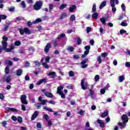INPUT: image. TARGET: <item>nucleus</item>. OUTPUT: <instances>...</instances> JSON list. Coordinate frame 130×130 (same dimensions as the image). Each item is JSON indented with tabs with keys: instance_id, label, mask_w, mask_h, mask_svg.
<instances>
[{
	"instance_id": "obj_1",
	"label": "nucleus",
	"mask_w": 130,
	"mask_h": 130,
	"mask_svg": "<svg viewBox=\"0 0 130 130\" xmlns=\"http://www.w3.org/2000/svg\"><path fill=\"white\" fill-rule=\"evenodd\" d=\"M121 120L123 122H120L118 123V126H121L122 127H125L126 126V123L128 122V117H127V115L123 114L121 117Z\"/></svg>"
},
{
	"instance_id": "obj_2",
	"label": "nucleus",
	"mask_w": 130,
	"mask_h": 130,
	"mask_svg": "<svg viewBox=\"0 0 130 130\" xmlns=\"http://www.w3.org/2000/svg\"><path fill=\"white\" fill-rule=\"evenodd\" d=\"M42 6H43V2L42 1H37L34 5L33 9L35 11H39L42 8Z\"/></svg>"
},
{
	"instance_id": "obj_3",
	"label": "nucleus",
	"mask_w": 130,
	"mask_h": 130,
	"mask_svg": "<svg viewBox=\"0 0 130 130\" xmlns=\"http://www.w3.org/2000/svg\"><path fill=\"white\" fill-rule=\"evenodd\" d=\"M20 35H24L25 33L27 35H30L31 34V31L28 28V27H24V29L18 28Z\"/></svg>"
},
{
	"instance_id": "obj_4",
	"label": "nucleus",
	"mask_w": 130,
	"mask_h": 130,
	"mask_svg": "<svg viewBox=\"0 0 130 130\" xmlns=\"http://www.w3.org/2000/svg\"><path fill=\"white\" fill-rule=\"evenodd\" d=\"M108 55V53L107 52H104L101 54V56H99L97 57L96 60L98 61L99 63L101 64L102 63V61H104L103 60H102V57H103L104 58H105L106 56Z\"/></svg>"
},
{
	"instance_id": "obj_5",
	"label": "nucleus",
	"mask_w": 130,
	"mask_h": 130,
	"mask_svg": "<svg viewBox=\"0 0 130 130\" xmlns=\"http://www.w3.org/2000/svg\"><path fill=\"white\" fill-rule=\"evenodd\" d=\"M88 60H89L88 59V58H85L81 62L80 64L81 68H82V69H86V68L88 67V64L86 63H87V61Z\"/></svg>"
},
{
	"instance_id": "obj_6",
	"label": "nucleus",
	"mask_w": 130,
	"mask_h": 130,
	"mask_svg": "<svg viewBox=\"0 0 130 130\" xmlns=\"http://www.w3.org/2000/svg\"><path fill=\"white\" fill-rule=\"evenodd\" d=\"M81 86L82 90H86L87 87H88V83H87V82L85 81V79L84 78L81 80Z\"/></svg>"
},
{
	"instance_id": "obj_7",
	"label": "nucleus",
	"mask_w": 130,
	"mask_h": 130,
	"mask_svg": "<svg viewBox=\"0 0 130 130\" xmlns=\"http://www.w3.org/2000/svg\"><path fill=\"white\" fill-rule=\"evenodd\" d=\"M27 96L25 94H23L20 97V101L22 104H25L27 105L28 104V102H27Z\"/></svg>"
},
{
	"instance_id": "obj_8",
	"label": "nucleus",
	"mask_w": 130,
	"mask_h": 130,
	"mask_svg": "<svg viewBox=\"0 0 130 130\" xmlns=\"http://www.w3.org/2000/svg\"><path fill=\"white\" fill-rule=\"evenodd\" d=\"M7 47H8V44L4 45L3 47L6 52H11V51L15 48L13 46H12L10 48H7Z\"/></svg>"
},
{
	"instance_id": "obj_9",
	"label": "nucleus",
	"mask_w": 130,
	"mask_h": 130,
	"mask_svg": "<svg viewBox=\"0 0 130 130\" xmlns=\"http://www.w3.org/2000/svg\"><path fill=\"white\" fill-rule=\"evenodd\" d=\"M51 48V44L50 43H49L46 44L44 50L45 52V53H48V52H49V49Z\"/></svg>"
},
{
	"instance_id": "obj_10",
	"label": "nucleus",
	"mask_w": 130,
	"mask_h": 130,
	"mask_svg": "<svg viewBox=\"0 0 130 130\" xmlns=\"http://www.w3.org/2000/svg\"><path fill=\"white\" fill-rule=\"evenodd\" d=\"M3 41H2V45H8V43L7 42V41H8V40H9V38L6 36H4L2 38Z\"/></svg>"
},
{
	"instance_id": "obj_11",
	"label": "nucleus",
	"mask_w": 130,
	"mask_h": 130,
	"mask_svg": "<svg viewBox=\"0 0 130 130\" xmlns=\"http://www.w3.org/2000/svg\"><path fill=\"white\" fill-rule=\"evenodd\" d=\"M47 79L46 78H44L39 80L37 82V85H41L42 83H44V84H47Z\"/></svg>"
},
{
	"instance_id": "obj_12",
	"label": "nucleus",
	"mask_w": 130,
	"mask_h": 130,
	"mask_svg": "<svg viewBox=\"0 0 130 130\" xmlns=\"http://www.w3.org/2000/svg\"><path fill=\"white\" fill-rule=\"evenodd\" d=\"M84 49L85 51H84V54H89V52H90V49H91V46L90 45H87L84 47Z\"/></svg>"
},
{
	"instance_id": "obj_13",
	"label": "nucleus",
	"mask_w": 130,
	"mask_h": 130,
	"mask_svg": "<svg viewBox=\"0 0 130 130\" xmlns=\"http://www.w3.org/2000/svg\"><path fill=\"white\" fill-rule=\"evenodd\" d=\"M48 77H51V79L55 78L56 77V73L55 72H51L48 74Z\"/></svg>"
},
{
	"instance_id": "obj_14",
	"label": "nucleus",
	"mask_w": 130,
	"mask_h": 130,
	"mask_svg": "<svg viewBox=\"0 0 130 130\" xmlns=\"http://www.w3.org/2000/svg\"><path fill=\"white\" fill-rule=\"evenodd\" d=\"M38 111H35L34 114L32 115L31 118V120L33 121L35 120L36 118H37V116H38Z\"/></svg>"
},
{
	"instance_id": "obj_15",
	"label": "nucleus",
	"mask_w": 130,
	"mask_h": 130,
	"mask_svg": "<svg viewBox=\"0 0 130 130\" xmlns=\"http://www.w3.org/2000/svg\"><path fill=\"white\" fill-rule=\"evenodd\" d=\"M62 90H63V86H62V85H60L57 88V94H60V93H62V92H63Z\"/></svg>"
},
{
	"instance_id": "obj_16",
	"label": "nucleus",
	"mask_w": 130,
	"mask_h": 130,
	"mask_svg": "<svg viewBox=\"0 0 130 130\" xmlns=\"http://www.w3.org/2000/svg\"><path fill=\"white\" fill-rule=\"evenodd\" d=\"M97 122L100 124V126L101 127H104V126L105 125V123L102 121L101 119H98Z\"/></svg>"
},
{
	"instance_id": "obj_17",
	"label": "nucleus",
	"mask_w": 130,
	"mask_h": 130,
	"mask_svg": "<svg viewBox=\"0 0 130 130\" xmlns=\"http://www.w3.org/2000/svg\"><path fill=\"white\" fill-rule=\"evenodd\" d=\"M68 16L69 15H68V14H67V13L63 12L62 13L61 16L60 17V20H63V19H65V18H67Z\"/></svg>"
},
{
	"instance_id": "obj_18",
	"label": "nucleus",
	"mask_w": 130,
	"mask_h": 130,
	"mask_svg": "<svg viewBox=\"0 0 130 130\" xmlns=\"http://www.w3.org/2000/svg\"><path fill=\"white\" fill-rule=\"evenodd\" d=\"M106 20H108V18H101L100 21L105 26V25H106Z\"/></svg>"
},
{
	"instance_id": "obj_19",
	"label": "nucleus",
	"mask_w": 130,
	"mask_h": 130,
	"mask_svg": "<svg viewBox=\"0 0 130 130\" xmlns=\"http://www.w3.org/2000/svg\"><path fill=\"white\" fill-rule=\"evenodd\" d=\"M45 95L46 97H48V98H52V97H53V94H52V93L51 92H47V91H46L45 93Z\"/></svg>"
},
{
	"instance_id": "obj_20",
	"label": "nucleus",
	"mask_w": 130,
	"mask_h": 130,
	"mask_svg": "<svg viewBox=\"0 0 130 130\" xmlns=\"http://www.w3.org/2000/svg\"><path fill=\"white\" fill-rule=\"evenodd\" d=\"M7 110L8 111H12V112H18V110L14 108L7 107Z\"/></svg>"
},
{
	"instance_id": "obj_21",
	"label": "nucleus",
	"mask_w": 130,
	"mask_h": 130,
	"mask_svg": "<svg viewBox=\"0 0 130 130\" xmlns=\"http://www.w3.org/2000/svg\"><path fill=\"white\" fill-rule=\"evenodd\" d=\"M106 1H103L101 5L100 6V10H102V9H103V8H104V7H106Z\"/></svg>"
},
{
	"instance_id": "obj_22",
	"label": "nucleus",
	"mask_w": 130,
	"mask_h": 130,
	"mask_svg": "<svg viewBox=\"0 0 130 130\" xmlns=\"http://www.w3.org/2000/svg\"><path fill=\"white\" fill-rule=\"evenodd\" d=\"M76 8H77L76 5H72V7H70L69 11L70 13H74V10H76Z\"/></svg>"
},
{
	"instance_id": "obj_23",
	"label": "nucleus",
	"mask_w": 130,
	"mask_h": 130,
	"mask_svg": "<svg viewBox=\"0 0 130 130\" xmlns=\"http://www.w3.org/2000/svg\"><path fill=\"white\" fill-rule=\"evenodd\" d=\"M23 74V70L22 69H18L16 71V75L18 76V77H20Z\"/></svg>"
},
{
	"instance_id": "obj_24",
	"label": "nucleus",
	"mask_w": 130,
	"mask_h": 130,
	"mask_svg": "<svg viewBox=\"0 0 130 130\" xmlns=\"http://www.w3.org/2000/svg\"><path fill=\"white\" fill-rule=\"evenodd\" d=\"M64 37H66L65 34H60L59 35L57 36V39H58V40H60L61 38H64Z\"/></svg>"
},
{
	"instance_id": "obj_25",
	"label": "nucleus",
	"mask_w": 130,
	"mask_h": 130,
	"mask_svg": "<svg viewBox=\"0 0 130 130\" xmlns=\"http://www.w3.org/2000/svg\"><path fill=\"white\" fill-rule=\"evenodd\" d=\"M5 63L10 67H12L13 64V61H11L10 60H6L5 61Z\"/></svg>"
},
{
	"instance_id": "obj_26",
	"label": "nucleus",
	"mask_w": 130,
	"mask_h": 130,
	"mask_svg": "<svg viewBox=\"0 0 130 130\" xmlns=\"http://www.w3.org/2000/svg\"><path fill=\"white\" fill-rule=\"evenodd\" d=\"M42 19L41 18H38L36 20L32 21V24H38V23H41Z\"/></svg>"
},
{
	"instance_id": "obj_27",
	"label": "nucleus",
	"mask_w": 130,
	"mask_h": 130,
	"mask_svg": "<svg viewBox=\"0 0 130 130\" xmlns=\"http://www.w3.org/2000/svg\"><path fill=\"white\" fill-rule=\"evenodd\" d=\"M5 73L7 75L10 73V66H7L5 69Z\"/></svg>"
},
{
	"instance_id": "obj_28",
	"label": "nucleus",
	"mask_w": 130,
	"mask_h": 130,
	"mask_svg": "<svg viewBox=\"0 0 130 130\" xmlns=\"http://www.w3.org/2000/svg\"><path fill=\"white\" fill-rule=\"evenodd\" d=\"M107 115H108V111H106L102 114L101 117H102V118H104V117H106Z\"/></svg>"
},
{
	"instance_id": "obj_29",
	"label": "nucleus",
	"mask_w": 130,
	"mask_h": 130,
	"mask_svg": "<svg viewBox=\"0 0 130 130\" xmlns=\"http://www.w3.org/2000/svg\"><path fill=\"white\" fill-rule=\"evenodd\" d=\"M115 0H110V4L111 5V8L115 7Z\"/></svg>"
},
{
	"instance_id": "obj_30",
	"label": "nucleus",
	"mask_w": 130,
	"mask_h": 130,
	"mask_svg": "<svg viewBox=\"0 0 130 130\" xmlns=\"http://www.w3.org/2000/svg\"><path fill=\"white\" fill-rule=\"evenodd\" d=\"M68 5L66 4H61V6L59 7V10H63V9H65V8H67V6Z\"/></svg>"
},
{
	"instance_id": "obj_31",
	"label": "nucleus",
	"mask_w": 130,
	"mask_h": 130,
	"mask_svg": "<svg viewBox=\"0 0 130 130\" xmlns=\"http://www.w3.org/2000/svg\"><path fill=\"white\" fill-rule=\"evenodd\" d=\"M42 65L45 68V69H47L48 70V69H49V66L48 65V64H47V63H46V62H43L42 63Z\"/></svg>"
},
{
	"instance_id": "obj_32",
	"label": "nucleus",
	"mask_w": 130,
	"mask_h": 130,
	"mask_svg": "<svg viewBox=\"0 0 130 130\" xmlns=\"http://www.w3.org/2000/svg\"><path fill=\"white\" fill-rule=\"evenodd\" d=\"M43 109H45V110H47V111H49V112H53V110H52V109L47 108V107H44L43 108Z\"/></svg>"
},
{
	"instance_id": "obj_33",
	"label": "nucleus",
	"mask_w": 130,
	"mask_h": 130,
	"mask_svg": "<svg viewBox=\"0 0 130 130\" xmlns=\"http://www.w3.org/2000/svg\"><path fill=\"white\" fill-rule=\"evenodd\" d=\"M124 81V77L123 76L121 75L119 77V82L121 83V82H123Z\"/></svg>"
},
{
	"instance_id": "obj_34",
	"label": "nucleus",
	"mask_w": 130,
	"mask_h": 130,
	"mask_svg": "<svg viewBox=\"0 0 130 130\" xmlns=\"http://www.w3.org/2000/svg\"><path fill=\"white\" fill-rule=\"evenodd\" d=\"M67 50H69V51H70L71 52H73V51L75 50V48L73 46H71L68 48Z\"/></svg>"
},
{
	"instance_id": "obj_35",
	"label": "nucleus",
	"mask_w": 130,
	"mask_h": 130,
	"mask_svg": "<svg viewBox=\"0 0 130 130\" xmlns=\"http://www.w3.org/2000/svg\"><path fill=\"white\" fill-rule=\"evenodd\" d=\"M14 45L15 46H20L21 45V42L20 41H16L14 42Z\"/></svg>"
},
{
	"instance_id": "obj_36",
	"label": "nucleus",
	"mask_w": 130,
	"mask_h": 130,
	"mask_svg": "<svg viewBox=\"0 0 130 130\" xmlns=\"http://www.w3.org/2000/svg\"><path fill=\"white\" fill-rule=\"evenodd\" d=\"M34 63H35L36 67H40L41 66V63L38 60L35 61Z\"/></svg>"
},
{
	"instance_id": "obj_37",
	"label": "nucleus",
	"mask_w": 130,
	"mask_h": 130,
	"mask_svg": "<svg viewBox=\"0 0 130 130\" xmlns=\"http://www.w3.org/2000/svg\"><path fill=\"white\" fill-rule=\"evenodd\" d=\"M70 20L72 22H74L76 20V16H75V15L73 14L70 17Z\"/></svg>"
},
{
	"instance_id": "obj_38",
	"label": "nucleus",
	"mask_w": 130,
	"mask_h": 130,
	"mask_svg": "<svg viewBox=\"0 0 130 130\" xmlns=\"http://www.w3.org/2000/svg\"><path fill=\"white\" fill-rule=\"evenodd\" d=\"M92 18L93 19H97L98 18V13H94L92 15Z\"/></svg>"
},
{
	"instance_id": "obj_39",
	"label": "nucleus",
	"mask_w": 130,
	"mask_h": 130,
	"mask_svg": "<svg viewBox=\"0 0 130 130\" xmlns=\"http://www.w3.org/2000/svg\"><path fill=\"white\" fill-rule=\"evenodd\" d=\"M7 18V16L5 15H0V18L1 20H6Z\"/></svg>"
},
{
	"instance_id": "obj_40",
	"label": "nucleus",
	"mask_w": 130,
	"mask_h": 130,
	"mask_svg": "<svg viewBox=\"0 0 130 130\" xmlns=\"http://www.w3.org/2000/svg\"><path fill=\"white\" fill-rule=\"evenodd\" d=\"M52 9H53V4H49V12H51V11H52Z\"/></svg>"
},
{
	"instance_id": "obj_41",
	"label": "nucleus",
	"mask_w": 130,
	"mask_h": 130,
	"mask_svg": "<svg viewBox=\"0 0 130 130\" xmlns=\"http://www.w3.org/2000/svg\"><path fill=\"white\" fill-rule=\"evenodd\" d=\"M17 121L19 123H22L23 122V119L21 116H19L17 118Z\"/></svg>"
},
{
	"instance_id": "obj_42",
	"label": "nucleus",
	"mask_w": 130,
	"mask_h": 130,
	"mask_svg": "<svg viewBox=\"0 0 130 130\" xmlns=\"http://www.w3.org/2000/svg\"><path fill=\"white\" fill-rule=\"evenodd\" d=\"M99 79H100V76L99 75H96L94 77V80L95 82H98L99 81Z\"/></svg>"
},
{
	"instance_id": "obj_43",
	"label": "nucleus",
	"mask_w": 130,
	"mask_h": 130,
	"mask_svg": "<svg viewBox=\"0 0 130 130\" xmlns=\"http://www.w3.org/2000/svg\"><path fill=\"white\" fill-rule=\"evenodd\" d=\"M59 95H61V98H62V99H65L66 94H64V93H63V92L59 93Z\"/></svg>"
},
{
	"instance_id": "obj_44",
	"label": "nucleus",
	"mask_w": 130,
	"mask_h": 130,
	"mask_svg": "<svg viewBox=\"0 0 130 130\" xmlns=\"http://www.w3.org/2000/svg\"><path fill=\"white\" fill-rule=\"evenodd\" d=\"M11 76H8L6 79V83H10L11 82Z\"/></svg>"
},
{
	"instance_id": "obj_45",
	"label": "nucleus",
	"mask_w": 130,
	"mask_h": 130,
	"mask_svg": "<svg viewBox=\"0 0 130 130\" xmlns=\"http://www.w3.org/2000/svg\"><path fill=\"white\" fill-rule=\"evenodd\" d=\"M46 102H47V100H42L41 102V104L42 105H45V104H46Z\"/></svg>"
},
{
	"instance_id": "obj_46",
	"label": "nucleus",
	"mask_w": 130,
	"mask_h": 130,
	"mask_svg": "<svg viewBox=\"0 0 130 130\" xmlns=\"http://www.w3.org/2000/svg\"><path fill=\"white\" fill-rule=\"evenodd\" d=\"M121 8L122 10V11H123V12H125V5H124V4L122 3L121 6Z\"/></svg>"
},
{
	"instance_id": "obj_47",
	"label": "nucleus",
	"mask_w": 130,
	"mask_h": 130,
	"mask_svg": "<svg viewBox=\"0 0 130 130\" xmlns=\"http://www.w3.org/2000/svg\"><path fill=\"white\" fill-rule=\"evenodd\" d=\"M77 44L78 45H80L81 44V43L82 42V40H81V38L80 37H78L77 38Z\"/></svg>"
},
{
	"instance_id": "obj_48",
	"label": "nucleus",
	"mask_w": 130,
	"mask_h": 130,
	"mask_svg": "<svg viewBox=\"0 0 130 130\" xmlns=\"http://www.w3.org/2000/svg\"><path fill=\"white\" fill-rule=\"evenodd\" d=\"M69 76L70 77H74L75 76V73L73 72V71H71L69 72Z\"/></svg>"
},
{
	"instance_id": "obj_49",
	"label": "nucleus",
	"mask_w": 130,
	"mask_h": 130,
	"mask_svg": "<svg viewBox=\"0 0 130 130\" xmlns=\"http://www.w3.org/2000/svg\"><path fill=\"white\" fill-rule=\"evenodd\" d=\"M92 10L93 11V13H95V12H96V4H93Z\"/></svg>"
},
{
	"instance_id": "obj_50",
	"label": "nucleus",
	"mask_w": 130,
	"mask_h": 130,
	"mask_svg": "<svg viewBox=\"0 0 130 130\" xmlns=\"http://www.w3.org/2000/svg\"><path fill=\"white\" fill-rule=\"evenodd\" d=\"M73 58H74V59H79L80 55H73Z\"/></svg>"
},
{
	"instance_id": "obj_51",
	"label": "nucleus",
	"mask_w": 130,
	"mask_h": 130,
	"mask_svg": "<svg viewBox=\"0 0 130 130\" xmlns=\"http://www.w3.org/2000/svg\"><path fill=\"white\" fill-rule=\"evenodd\" d=\"M123 19V13H121V15L119 16L118 20L120 21V20H122Z\"/></svg>"
},
{
	"instance_id": "obj_52",
	"label": "nucleus",
	"mask_w": 130,
	"mask_h": 130,
	"mask_svg": "<svg viewBox=\"0 0 130 130\" xmlns=\"http://www.w3.org/2000/svg\"><path fill=\"white\" fill-rule=\"evenodd\" d=\"M37 127H38V128H41V127H42V125H41L40 122H38L37 123Z\"/></svg>"
},
{
	"instance_id": "obj_53",
	"label": "nucleus",
	"mask_w": 130,
	"mask_h": 130,
	"mask_svg": "<svg viewBox=\"0 0 130 130\" xmlns=\"http://www.w3.org/2000/svg\"><path fill=\"white\" fill-rule=\"evenodd\" d=\"M92 28L90 27H86V32L87 33H90V31H91Z\"/></svg>"
},
{
	"instance_id": "obj_54",
	"label": "nucleus",
	"mask_w": 130,
	"mask_h": 130,
	"mask_svg": "<svg viewBox=\"0 0 130 130\" xmlns=\"http://www.w3.org/2000/svg\"><path fill=\"white\" fill-rule=\"evenodd\" d=\"M44 117L47 121H48V119H49V116H48V115L47 114L44 115Z\"/></svg>"
},
{
	"instance_id": "obj_55",
	"label": "nucleus",
	"mask_w": 130,
	"mask_h": 130,
	"mask_svg": "<svg viewBox=\"0 0 130 130\" xmlns=\"http://www.w3.org/2000/svg\"><path fill=\"white\" fill-rule=\"evenodd\" d=\"M120 33L121 35H122L123 34H124V33H126V31L124 29H121L120 30Z\"/></svg>"
},
{
	"instance_id": "obj_56",
	"label": "nucleus",
	"mask_w": 130,
	"mask_h": 130,
	"mask_svg": "<svg viewBox=\"0 0 130 130\" xmlns=\"http://www.w3.org/2000/svg\"><path fill=\"white\" fill-rule=\"evenodd\" d=\"M21 6H22V7L25 8H26V4H25V2L24 1H22L21 3Z\"/></svg>"
},
{
	"instance_id": "obj_57",
	"label": "nucleus",
	"mask_w": 130,
	"mask_h": 130,
	"mask_svg": "<svg viewBox=\"0 0 130 130\" xmlns=\"http://www.w3.org/2000/svg\"><path fill=\"white\" fill-rule=\"evenodd\" d=\"M53 45H54V47H57V41H56V40L54 41Z\"/></svg>"
},
{
	"instance_id": "obj_58",
	"label": "nucleus",
	"mask_w": 130,
	"mask_h": 130,
	"mask_svg": "<svg viewBox=\"0 0 130 130\" xmlns=\"http://www.w3.org/2000/svg\"><path fill=\"white\" fill-rule=\"evenodd\" d=\"M3 99H5V95L3 93H0V100H3Z\"/></svg>"
},
{
	"instance_id": "obj_59",
	"label": "nucleus",
	"mask_w": 130,
	"mask_h": 130,
	"mask_svg": "<svg viewBox=\"0 0 130 130\" xmlns=\"http://www.w3.org/2000/svg\"><path fill=\"white\" fill-rule=\"evenodd\" d=\"M101 92V94H102L103 95V94H105V89L104 88H102L100 90Z\"/></svg>"
},
{
	"instance_id": "obj_60",
	"label": "nucleus",
	"mask_w": 130,
	"mask_h": 130,
	"mask_svg": "<svg viewBox=\"0 0 130 130\" xmlns=\"http://www.w3.org/2000/svg\"><path fill=\"white\" fill-rule=\"evenodd\" d=\"M121 25L124 27H126V26H127V23H125V22H122L121 23Z\"/></svg>"
},
{
	"instance_id": "obj_61",
	"label": "nucleus",
	"mask_w": 130,
	"mask_h": 130,
	"mask_svg": "<svg viewBox=\"0 0 130 130\" xmlns=\"http://www.w3.org/2000/svg\"><path fill=\"white\" fill-rule=\"evenodd\" d=\"M25 81H30V77L28 75H26L25 76Z\"/></svg>"
},
{
	"instance_id": "obj_62",
	"label": "nucleus",
	"mask_w": 130,
	"mask_h": 130,
	"mask_svg": "<svg viewBox=\"0 0 130 130\" xmlns=\"http://www.w3.org/2000/svg\"><path fill=\"white\" fill-rule=\"evenodd\" d=\"M89 94L90 95L93 96L94 95V91L92 89H89Z\"/></svg>"
},
{
	"instance_id": "obj_63",
	"label": "nucleus",
	"mask_w": 130,
	"mask_h": 130,
	"mask_svg": "<svg viewBox=\"0 0 130 130\" xmlns=\"http://www.w3.org/2000/svg\"><path fill=\"white\" fill-rule=\"evenodd\" d=\"M12 120H14V121H16L18 119H17V117L15 116H12L11 117Z\"/></svg>"
},
{
	"instance_id": "obj_64",
	"label": "nucleus",
	"mask_w": 130,
	"mask_h": 130,
	"mask_svg": "<svg viewBox=\"0 0 130 130\" xmlns=\"http://www.w3.org/2000/svg\"><path fill=\"white\" fill-rule=\"evenodd\" d=\"M50 60V58L49 57V56H47L46 57V62L47 63V62H49V60Z\"/></svg>"
}]
</instances>
